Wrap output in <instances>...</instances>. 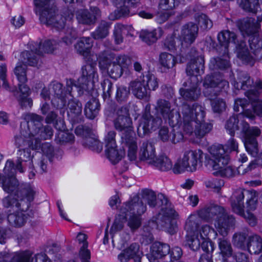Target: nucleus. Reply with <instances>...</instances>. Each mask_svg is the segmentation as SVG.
Returning <instances> with one entry per match:
<instances>
[{"label": "nucleus", "instance_id": "f03ea898", "mask_svg": "<svg viewBox=\"0 0 262 262\" xmlns=\"http://www.w3.org/2000/svg\"><path fill=\"white\" fill-rule=\"evenodd\" d=\"M184 131L188 134H194L197 138L201 139L212 129L211 123L204 122L205 108L198 103L192 106L183 104L182 108Z\"/></svg>", "mask_w": 262, "mask_h": 262}, {"label": "nucleus", "instance_id": "09e8293b", "mask_svg": "<svg viewBox=\"0 0 262 262\" xmlns=\"http://www.w3.org/2000/svg\"><path fill=\"white\" fill-rule=\"evenodd\" d=\"M7 220L10 225L15 227L23 226L26 222V217L23 212H16L8 214Z\"/></svg>", "mask_w": 262, "mask_h": 262}, {"label": "nucleus", "instance_id": "c03bdc74", "mask_svg": "<svg viewBox=\"0 0 262 262\" xmlns=\"http://www.w3.org/2000/svg\"><path fill=\"white\" fill-rule=\"evenodd\" d=\"M170 246L159 242H155L151 247V255L155 258H161L170 252Z\"/></svg>", "mask_w": 262, "mask_h": 262}, {"label": "nucleus", "instance_id": "aec40b11", "mask_svg": "<svg viewBox=\"0 0 262 262\" xmlns=\"http://www.w3.org/2000/svg\"><path fill=\"white\" fill-rule=\"evenodd\" d=\"M97 78L96 66L92 63H86L81 68V76L78 78L76 86L79 88L80 91H88L89 82L93 83Z\"/></svg>", "mask_w": 262, "mask_h": 262}, {"label": "nucleus", "instance_id": "f3484780", "mask_svg": "<svg viewBox=\"0 0 262 262\" xmlns=\"http://www.w3.org/2000/svg\"><path fill=\"white\" fill-rule=\"evenodd\" d=\"M40 43L33 41L28 43L30 50L24 51L20 55V59L23 64L32 67H37L40 65L41 57L42 56Z\"/></svg>", "mask_w": 262, "mask_h": 262}, {"label": "nucleus", "instance_id": "864d4df0", "mask_svg": "<svg viewBox=\"0 0 262 262\" xmlns=\"http://www.w3.org/2000/svg\"><path fill=\"white\" fill-rule=\"evenodd\" d=\"M105 153L107 158L114 164L118 163L124 155V152L119 151L117 147H108L105 149Z\"/></svg>", "mask_w": 262, "mask_h": 262}, {"label": "nucleus", "instance_id": "dca6fc26", "mask_svg": "<svg viewBox=\"0 0 262 262\" xmlns=\"http://www.w3.org/2000/svg\"><path fill=\"white\" fill-rule=\"evenodd\" d=\"M204 94L206 97H214L219 95L223 90L229 87L227 81L217 78L215 75H207L203 81Z\"/></svg>", "mask_w": 262, "mask_h": 262}, {"label": "nucleus", "instance_id": "13d9d810", "mask_svg": "<svg viewBox=\"0 0 262 262\" xmlns=\"http://www.w3.org/2000/svg\"><path fill=\"white\" fill-rule=\"evenodd\" d=\"M239 120L236 115H232L226 121L225 128L231 136H234L235 132L238 130Z\"/></svg>", "mask_w": 262, "mask_h": 262}, {"label": "nucleus", "instance_id": "3c124183", "mask_svg": "<svg viewBox=\"0 0 262 262\" xmlns=\"http://www.w3.org/2000/svg\"><path fill=\"white\" fill-rule=\"evenodd\" d=\"M130 95V90L124 85H119L116 87L115 99L120 103L126 102Z\"/></svg>", "mask_w": 262, "mask_h": 262}, {"label": "nucleus", "instance_id": "39448f33", "mask_svg": "<svg viewBox=\"0 0 262 262\" xmlns=\"http://www.w3.org/2000/svg\"><path fill=\"white\" fill-rule=\"evenodd\" d=\"M212 158L205 155L204 162L205 166L210 170H214V176L231 178L234 175V171L230 166L225 167L229 162V156L222 145H213L209 148Z\"/></svg>", "mask_w": 262, "mask_h": 262}, {"label": "nucleus", "instance_id": "7c9ffc66", "mask_svg": "<svg viewBox=\"0 0 262 262\" xmlns=\"http://www.w3.org/2000/svg\"><path fill=\"white\" fill-rule=\"evenodd\" d=\"M223 208L215 205H210L205 206L201 209L198 213V216L200 219H202L207 222H211L214 220L215 221L222 211Z\"/></svg>", "mask_w": 262, "mask_h": 262}, {"label": "nucleus", "instance_id": "6e6d98bb", "mask_svg": "<svg viewBox=\"0 0 262 262\" xmlns=\"http://www.w3.org/2000/svg\"><path fill=\"white\" fill-rule=\"evenodd\" d=\"M201 242L198 234H186L185 245L188 246L193 251H197L200 248Z\"/></svg>", "mask_w": 262, "mask_h": 262}, {"label": "nucleus", "instance_id": "cd10ccee", "mask_svg": "<svg viewBox=\"0 0 262 262\" xmlns=\"http://www.w3.org/2000/svg\"><path fill=\"white\" fill-rule=\"evenodd\" d=\"M90 10L92 13L88 10H80L76 12V18L79 23L91 25L95 23L100 16V10L96 7H91Z\"/></svg>", "mask_w": 262, "mask_h": 262}, {"label": "nucleus", "instance_id": "f8f14e48", "mask_svg": "<svg viewBox=\"0 0 262 262\" xmlns=\"http://www.w3.org/2000/svg\"><path fill=\"white\" fill-rule=\"evenodd\" d=\"M116 113L117 117L114 120V125L116 130L122 132L121 139H123L124 136L128 138L135 136L128 108L126 106H122L117 109Z\"/></svg>", "mask_w": 262, "mask_h": 262}, {"label": "nucleus", "instance_id": "69168bd1", "mask_svg": "<svg viewBox=\"0 0 262 262\" xmlns=\"http://www.w3.org/2000/svg\"><path fill=\"white\" fill-rule=\"evenodd\" d=\"M127 31V28L121 24L115 25L114 30V36L117 44H120L123 41V34Z\"/></svg>", "mask_w": 262, "mask_h": 262}, {"label": "nucleus", "instance_id": "680f3d73", "mask_svg": "<svg viewBox=\"0 0 262 262\" xmlns=\"http://www.w3.org/2000/svg\"><path fill=\"white\" fill-rule=\"evenodd\" d=\"M125 250H127L128 254L132 259H134L135 262H141L142 252L139 250V245L137 243H134L132 244Z\"/></svg>", "mask_w": 262, "mask_h": 262}, {"label": "nucleus", "instance_id": "a19ab883", "mask_svg": "<svg viewBox=\"0 0 262 262\" xmlns=\"http://www.w3.org/2000/svg\"><path fill=\"white\" fill-rule=\"evenodd\" d=\"M162 35V30L161 28H158L151 31L142 30L140 34L141 39L148 45L155 42Z\"/></svg>", "mask_w": 262, "mask_h": 262}, {"label": "nucleus", "instance_id": "49530a36", "mask_svg": "<svg viewBox=\"0 0 262 262\" xmlns=\"http://www.w3.org/2000/svg\"><path fill=\"white\" fill-rule=\"evenodd\" d=\"M249 236L247 231L236 232L233 235L232 242L237 248L242 250H246Z\"/></svg>", "mask_w": 262, "mask_h": 262}, {"label": "nucleus", "instance_id": "412c9836", "mask_svg": "<svg viewBox=\"0 0 262 262\" xmlns=\"http://www.w3.org/2000/svg\"><path fill=\"white\" fill-rule=\"evenodd\" d=\"M31 147H27L25 149L18 150V157L16 165H14V168L15 170L17 169L20 172L23 173L24 172L25 167L28 166L29 169H32L30 172L29 177L30 179H32L35 173L33 170L34 168L32 160L34 155L31 154Z\"/></svg>", "mask_w": 262, "mask_h": 262}, {"label": "nucleus", "instance_id": "58836bf2", "mask_svg": "<svg viewBox=\"0 0 262 262\" xmlns=\"http://www.w3.org/2000/svg\"><path fill=\"white\" fill-rule=\"evenodd\" d=\"M150 166L161 171H167L172 168V163L166 155L156 157Z\"/></svg>", "mask_w": 262, "mask_h": 262}, {"label": "nucleus", "instance_id": "a18cd8bd", "mask_svg": "<svg viewBox=\"0 0 262 262\" xmlns=\"http://www.w3.org/2000/svg\"><path fill=\"white\" fill-rule=\"evenodd\" d=\"M159 62L164 72L172 69L177 63L176 58L171 54L163 52L160 55Z\"/></svg>", "mask_w": 262, "mask_h": 262}, {"label": "nucleus", "instance_id": "c9c22d12", "mask_svg": "<svg viewBox=\"0 0 262 262\" xmlns=\"http://www.w3.org/2000/svg\"><path fill=\"white\" fill-rule=\"evenodd\" d=\"M93 45V39L90 37H82L75 45L77 52L84 57H87Z\"/></svg>", "mask_w": 262, "mask_h": 262}, {"label": "nucleus", "instance_id": "72a5a7b5", "mask_svg": "<svg viewBox=\"0 0 262 262\" xmlns=\"http://www.w3.org/2000/svg\"><path fill=\"white\" fill-rule=\"evenodd\" d=\"M68 99V115L74 121L79 122L81 119L79 117L81 115L82 105L81 103L76 98H74L72 95L69 96Z\"/></svg>", "mask_w": 262, "mask_h": 262}, {"label": "nucleus", "instance_id": "b1692460", "mask_svg": "<svg viewBox=\"0 0 262 262\" xmlns=\"http://www.w3.org/2000/svg\"><path fill=\"white\" fill-rule=\"evenodd\" d=\"M107 55V53L106 51L99 54L98 59L100 69H107V73L112 78L116 79L120 78L123 74V69L114 61L111 63Z\"/></svg>", "mask_w": 262, "mask_h": 262}, {"label": "nucleus", "instance_id": "5701e85b", "mask_svg": "<svg viewBox=\"0 0 262 262\" xmlns=\"http://www.w3.org/2000/svg\"><path fill=\"white\" fill-rule=\"evenodd\" d=\"M198 78L192 77L189 78L187 81L183 83L184 87L187 88H181L180 93L181 96L187 101H196L201 96V90L198 87Z\"/></svg>", "mask_w": 262, "mask_h": 262}, {"label": "nucleus", "instance_id": "0e129e2a", "mask_svg": "<svg viewBox=\"0 0 262 262\" xmlns=\"http://www.w3.org/2000/svg\"><path fill=\"white\" fill-rule=\"evenodd\" d=\"M11 254L12 262H30V258L32 255V253L29 251L18 252Z\"/></svg>", "mask_w": 262, "mask_h": 262}, {"label": "nucleus", "instance_id": "603ef678", "mask_svg": "<svg viewBox=\"0 0 262 262\" xmlns=\"http://www.w3.org/2000/svg\"><path fill=\"white\" fill-rule=\"evenodd\" d=\"M83 145L97 152H101L103 149L102 143L94 137L85 139Z\"/></svg>", "mask_w": 262, "mask_h": 262}, {"label": "nucleus", "instance_id": "6ab92c4d", "mask_svg": "<svg viewBox=\"0 0 262 262\" xmlns=\"http://www.w3.org/2000/svg\"><path fill=\"white\" fill-rule=\"evenodd\" d=\"M36 191L30 184H24L17 192L15 206L19 208L21 212L26 211L30 206L31 202L34 200Z\"/></svg>", "mask_w": 262, "mask_h": 262}, {"label": "nucleus", "instance_id": "4d7b16f0", "mask_svg": "<svg viewBox=\"0 0 262 262\" xmlns=\"http://www.w3.org/2000/svg\"><path fill=\"white\" fill-rule=\"evenodd\" d=\"M229 60L221 57L211 58L209 63V68L212 70H224L229 68Z\"/></svg>", "mask_w": 262, "mask_h": 262}, {"label": "nucleus", "instance_id": "f704fd0d", "mask_svg": "<svg viewBox=\"0 0 262 262\" xmlns=\"http://www.w3.org/2000/svg\"><path fill=\"white\" fill-rule=\"evenodd\" d=\"M129 86L133 94L137 98L143 99L149 97V91L147 90L143 79L141 81L135 80L132 81Z\"/></svg>", "mask_w": 262, "mask_h": 262}, {"label": "nucleus", "instance_id": "ea45409f", "mask_svg": "<svg viewBox=\"0 0 262 262\" xmlns=\"http://www.w3.org/2000/svg\"><path fill=\"white\" fill-rule=\"evenodd\" d=\"M100 104L99 100L92 98L86 102L84 108L85 116L90 119H94L99 114Z\"/></svg>", "mask_w": 262, "mask_h": 262}, {"label": "nucleus", "instance_id": "473e14b6", "mask_svg": "<svg viewBox=\"0 0 262 262\" xmlns=\"http://www.w3.org/2000/svg\"><path fill=\"white\" fill-rule=\"evenodd\" d=\"M127 2V1L123 2L121 4L116 5L117 6L120 7V9L111 13L108 17V19L111 20H115L125 17L129 15L132 8L139 5V0H135V2L132 1V4H129V5H128Z\"/></svg>", "mask_w": 262, "mask_h": 262}, {"label": "nucleus", "instance_id": "bb28decb", "mask_svg": "<svg viewBox=\"0 0 262 262\" xmlns=\"http://www.w3.org/2000/svg\"><path fill=\"white\" fill-rule=\"evenodd\" d=\"M199 27L192 22L188 23L183 25L181 30L180 37L182 43L190 45L194 42L198 35Z\"/></svg>", "mask_w": 262, "mask_h": 262}, {"label": "nucleus", "instance_id": "393cba45", "mask_svg": "<svg viewBox=\"0 0 262 262\" xmlns=\"http://www.w3.org/2000/svg\"><path fill=\"white\" fill-rule=\"evenodd\" d=\"M43 152L42 155L39 154V157L37 161L35 162L36 168L40 173L47 171V163L48 160H50L51 158L53 156L54 149L52 146L49 143L41 144L40 143V147Z\"/></svg>", "mask_w": 262, "mask_h": 262}, {"label": "nucleus", "instance_id": "a878e982", "mask_svg": "<svg viewBox=\"0 0 262 262\" xmlns=\"http://www.w3.org/2000/svg\"><path fill=\"white\" fill-rule=\"evenodd\" d=\"M235 219L232 215L227 213L223 208V211L219 215L215 221V225L221 235H227L229 230L235 225Z\"/></svg>", "mask_w": 262, "mask_h": 262}, {"label": "nucleus", "instance_id": "2eb2a0df", "mask_svg": "<svg viewBox=\"0 0 262 262\" xmlns=\"http://www.w3.org/2000/svg\"><path fill=\"white\" fill-rule=\"evenodd\" d=\"M5 173L7 176L8 178L4 180L1 174H0V184H2L3 189L7 193H11L15 192V194L20 190L21 185L19 186L18 182L15 178L16 170L14 168V163L13 161L8 160L4 169Z\"/></svg>", "mask_w": 262, "mask_h": 262}, {"label": "nucleus", "instance_id": "ddd939ff", "mask_svg": "<svg viewBox=\"0 0 262 262\" xmlns=\"http://www.w3.org/2000/svg\"><path fill=\"white\" fill-rule=\"evenodd\" d=\"M157 117L168 121L170 126H174L181 122V117L178 111L171 108V103L165 99H160L156 106Z\"/></svg>", "mask_w": 262, "mask_h": 262}, {"label": "nucleus", "instance_id": "79ce46f5", "mask_svg": "<svg viewBox=\"0 0 262 262\" xmlns=\"http://www.w3.org/2000/svg\"><path fill=\"white\" fill-rule=\"evenodd\" d=\"M247 249L251 254H259L262 251V238L257 235L249 236Z\"/></svg>", "mask_w": 262, "mask_h": 262}, {"label": "nucleus", "instance_id": "423d86ee", "mask_svg": "<svg viewBox=\"0 0 262 262\" xmlns=\"http://www.w3.org/2000/svg\"><path fill=\"white\" fill-rule=\"evenodd\" d=\"M236 34L229 30H224L220 32L217 35V39L221 46L220 48L217 49L220 54L223 55L228 54V47L230 43L236 44L237 57L243 62L250 65H253L254 59L250 53L246 42L241 41L236 43Z\"/></svg>", "mask_w": 262, "mask_h": 262}, {"label": "nucleus", "instance_id": "4c0bfd02", "mask_svg": "<svg viewBox=\"0 0 262 262\" xmlns=\"http://www.w3.org/2000/svg\"><path fill=\"white\" fill-rule=\"evenodd\" d=\"M122 144L128 147L127 157L130 161H134L137 159V151L138 148L137 139L136 136L127 137L124 136L121 139Z\"/></svg>", "mask_w": 262, "mask_h": 262}, {"label": "nucleus", "instance_id": "a211bd4d", "mask_svg": "<svg viewBox=\"0 0 262 262\" xmlns=\"http://www.w3.org/2000/svg\"><path fill=\"white\" fill-rule=\"evenodd\" d=\"M14 144L18 149L31 147L32 150H37L40 147V143L38 140H36L35 142H34L30 131L27 128L26 123H21L20 135L15 137Z\"/></svg>", "mask_w": 262, "mask_h": 262}, {"label": "nucleus", "instance_id": "9d476101", "mask_svg": "<svg viewBox=\"0 0 262 262\" xmlns=\"http://www.w3.org/2000/svg\"><path fill=\"white\" fill-rule=\"evenodd\" d=\"M27 121V128L30 131L33 141L37 140L40 143L41 140L50 139L53 135L52 128L46 125L43 126V118L35 114H27L25 116Z\"/></svg>", "mask_w": 262, "mask_h": 262}, {"label": "nucleus", "instance_id": "bf43d9fd", "mask_svg": "<svg viewBox=\"0 0 262 262\" xmlns=\"http://www.w3.org/2000/svg\"><path fill=\"white\" fill-rule=\"evenodd\" d=\"M75 133L77 135L82 136L85 139L94 136L92 125L90 124L78 125L75 128Z\"/></svg>", "mask_w": 262, "mask_h": 262}, {"label": "nucleus", "instance_id": "c85d7f7f", "mask_svg": "<svg viewBox=\"0 0 262 262\" xmlns=\"http://www.w3.org/2000/svg\"><path fill=\"white\" fill-rule=\"evenodd\" d=\"M237 25L243 36H250L258 31L260 25L255 23V19L252 17H246L239 20Z\"/></svg>", "mask_w": 262, "mask_h": 262}, {"label": "nucleus", "instance_id": "4468645a", "mask_svg": "<svg viewBox=\"0 0 262 262\" xmlns=\"http://www.w3.org/2000/svg\"><path fill=\"white\" fill-rule=\"evenodd\" d=\"M242 132L244 134L246 150L252 157H256L258 152L257 137L261 133L260 129L257 126H250L249 124L244 123Z\"/></svg>", "mask_w": 262, "mask_h": 262}, {"label": "nucleus", "instance_id": "e433bc0d", "mask_svg": "<svg viewBox=\"0 0 262 262\" xmlns=\"http://www.w3.org/2000/svg\"><path fill=\"white\" fill-rule=\"evenodd\" d=\"M219 254L222 257L220 262H228V258L233 255V249L230 241L224 238L218 239Z\"/></svg>", "mask_w": 262, "mask_h": 262}, {"label": "nucleus", "instance_id": "052dcab7", "mask_svg": "<svg viewBox=\"0 0 262 262\" xmlns=\"http://www.w3.org/2000/svg\"><path fill=\"white\" fill-rule=\"evenodd\" d=\"M26 64L18 62L14 69V73L19 82H26L27 81Z\"/></svg>", "mask_w": 262, "mask_h": 262}, {"label": "nucleus", "instance_id": "7ed1b4c3", "mask_svg": "<svg viewBox=\"0 0 262 262\" xmlns=\"http://www.w3.org/2000/svg\"><path fill=\"white\" fill-rule=\"evenodd\" d=\"M34 4L41 23L58 30L64 28L74 16V10L70 7L63 8L60 14L56 15V7L52 0H34Z\"/></svg>", "mask_w": 262, "mask_h": 262}, {"label": "nucleus", "instance_id": "6e6552de", "mask_svg": "<svg viewBox=\"0 0 262 262\" xmlns=\"http://www.w3.org/2000/svg\"><path fill=\"white\" fill-rule=\"evenodd\" d=\"M146 210V206L138 195H135L121 208L120 213L129 216L128 225L132 230L138 228L141 225L140 216Z\"/></svg>", "mask_w": 262, "mask_h": 262}, {"label": "nucleus", "instance_id": "de8ad7c7", "mask_svg": "<svg viewBox=\"0 0 262 262\" xmlns=\"http://www.w3.org/2000/svg\"><path fill=\"white\" fill-rule=\"evenodd\" d=\"M200 221V218L197 214H191L189 216L184 227L187 232V234L195 233L198 231Z\"/></svg>", "mask_w": 262, "mask_h": 262}, {"label": "nucleus", "instance_id": "1a4fd4ad", "mask_svg": "<svg viewBox=\"0 0 262 262\" xmlns=\"http://www.w3.org/2000/svg\"><path fill=\"white\" fill-rule=\"evenodd\" d=\"M204 154L201 149L188 150L184 152L182 159L178 160L172 168L176 174L181 173L185 171H195L199 167L203 164Z\"/></svg>", "mask_w": 262, "mask_h": 262}, {"label": "nucleus", "instance_id": "c756f323", "mask_svg": "<svg viewBox=\"0 0 262 262\" xmlns=\"http://www.w3.org/2000/svg\"><path fill=\"white\" fill-rule=\"evenodd\" d=\"M156 158L154 145L148 141L143 142L139 153V160L150 165Z\"/></svg>", "mask_w": 262, "mask_h": 262}, {"label": "nucleus", "instance_id": "8fccbe9b", "mask_svg": "<svg viewBox=\"0 0 262 262\" xmlns=\"http://www.w3.org/2000/svg\"><path fill=\"white\" fill-rule=\"evenodd\" d=\"M111 24L105 20H101L97 29L92 33V35L95 39H102L106 37L108 34V30Z\"/></svg>", "mask_w": 262, "mask_h": 262}, {"label": "nucleus", "instance_id": "e2e57ef3", "mask_svg": "<svg viewBox=\"0 0 262 262\" xmlns=\"http://www.w3.org/2000/svg\"><path fill=\"white\" fill-rule=\"evenodd\" d=\"M142 79L149 92L151 90L155 91L158 87L157 78L149 73L146 75H143Z\"/></svg>", "mask_w": 262, "mask_h": 262}, {"label": "nucleus", "instance_id": "5fc2aeb1", "mask_svg": "<svg viewBox=\"0 0 262 262\" xmlns=\"http://www.w3.org/2000/svg\"><path fill=\"white\" fill-rule=\"evenodd\" d=\"M213 97H209L211 101V108L213 113L221 114L226 110V103L224 99L216 98H212Z\"/></svg>", "mask_w": 262, "mask_h": 262}, {"label": "nucleus", "instance_id": "2f4dec72", "mask_svg": "<svg viewBox=\"0 0 262 262\" xmlns=\"http://www.w3.org/2000/svg\"><path fill=\"white\" fill-rule=\"evenodd\" d=\"M204 69V58L203 56H200L195 57L187 64L186 72L187 75L191 78L196 77L203 73Z\"/></svg>", "mask_w": 262, "mask_h": 262}, {"label": "nucleus", "instance_id": "20e7f679", "mask_svg": "<svg viewBox=\"0 0 262 262\" xmlns=\"http://www.w3.org/2000/svg\"><path fill=\"white\" fill-rule=\"evenodd\" d=\"M231 203L233 211L244 217L250 226L256 224V219L250 212L257 206V196L255 192L238 189L233 193Z\"/></svg>", "mask_w": 262, "mask_h": 262}, {"label": "nucleus", "instance_id": "338daca9", "mask_svg": "<svg viewBox=\"0 0 262 262\" xmlns=\"http://www.w3.org/2000/svg\"><path fill=\"white\" fill-rule=\"evenodd\" d=\"M127 216L124 214H120L117 216L111 228V233H115L121 230L124 226V223L126 220Z\"/></svg>", "mask_w": 262, "mask_h": 262}, {"label": "nucleus", "instance_id": "774afa93", "mask_svg": "<svg viewBox=\"0 0 262 262\" xmlns=\"http://www.w3.org/2000/svg\"><path fill=\"white\" fill-rule=\"evenodd\" d=\"M36 42L40 43V49L43 53H51L56 48L57 45V42L55 40L47 39L45 40L43 42L41 41H36Z\"/></svg>", "mask_w": 262, "mask_h": 262}, {"label": "nucleus", "instance_id": "0eeeda50", "mask_svg": "<svg viewBox=\"0 0 262 262\" xmlns=\"http://www.w3.org/2000/svg\"><path fill=\"white\" fill-rule=\"evenodd\" d=\"M245 94L248 100L246 98L236 99L235 100L234 110L239 112L241 107V113L251 119L254 118L255 114L262 117V100L259 99V92L257 91H247Z\"/></svg>", "mask_w": 262, "mask_h": 262}, {"label": "nucleus", "instance_id": "9b49d317", "mask_svg": "<svg viewBox=\"0 0 262 262\" xmlns=\"http://www.w3.org/2000/svg\"><path fill=\"white\" fill-rule=\"evenodd\" d=\"M76 86L71 79L67 81L66 90L63 85L57 81H52L49 85L50 92L54 97L52 99V104L57 108H62L66 106L67 98L71 96L72 87Z\"/></svg>", "mask_w": 262, "mask_h": 262}, {"label": "nucleus", "instance_id": "37998d69", "mask_svg": "<svg viewBox=\"0 0 262 262\" xmlns=\"http://www.w3.org/2000/svg\"><path fill=\"white\" fill-rule=\"evenodd\" d=\"M254 81L248 74L245 72H241L238 75V81L234 83V86L237 90L252 89Z\"/></svg>", "mask_w": 262, "mask_h": 262}, {"label": "nucleus", "instance_id": "f257e3e1", "mask_svg": "<svg viewBox=\"0 0 262 262\" xmlns=\"http://www.w3.org/2000/svg\"><path fill=\"white\" fill-rule=\"evenodd\" d=\"M141 195L142 201L149 207L161 208V211L152 218V222H155L158 228L173 234L177 227L172 219L177 214L168 198L163 193L156 195L155 192L147 188L141 191Z\"/></svg>", "mask_w": 262, "mask_h": 262}, {"label": "nucleus", "instance_id": "4be33fe9", "mask_svg": "<svg viewBox=\"0 0 262 262\" xmlns=\"http://www.w3.org/2000/svg\"><path fill=\"white\" fill-rule=\"evenodd\" d=\"M161 118L152 116L149 113L143 115L137 127V133L139 137H143L148 134L150 130H155L162 125Z\"/></svg>", "mask_w": 262, "mask_h": 262}]
</instances>
